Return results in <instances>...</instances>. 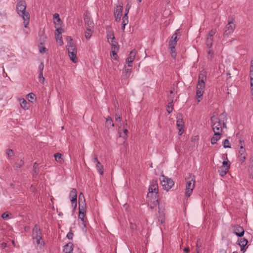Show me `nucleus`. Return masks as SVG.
I'll return each mask as SVG.
<instances>
[{"label":"nucleus","mask_w":253,"mask_h":253,"mask_svg":"<svg viewBox=\"0 0 253 253\" xmlns=\"http://www.w3.org/2000/svg\"><path fill=\"white\" fill-rule=\"evenodd\" d=\"M69 196L72 204V206L75 208L77 206V191L75 189H71Z\"/></svg>","instance_id":"11"},{"label":"nucleus","mask_w":253,"mask_h":253,"mask_svg":"<svg viewBox=\"0 0 253 253\" xmlns=\"http://www.w3.org/2000/svg\"><path fill=\"white\" fill-rule=\"evenodd\" d=\"M214 55L213 51L211 48H208V58L209 59H212Z\"/></svg>","instance_id":"39"},{"label":"nucleus","mask_w":253,"mask_h":253,"mask_svg":"<svg viewBox=\"0 0 253 253\" xmlns=\"http://www.w3.org/2000/svg\"><path fill=\"white\" fill-rule=\"evenodd\" d=\"M239 157L240 158V161L243 162L246 159V155H241V154H239Z\"/></svg>","instance_id":"59"},{"label":"nucleus","mask_w":253,"mask_h":253,"mask_svg":"<svg viewBox=\"0 0 253 253\" xmlns=\"http://www.w3.org/2000/svg\"><path fill=\"white\" fill-rule=\"evenodd\" d=\"M79 219L81 220V224L84 228H86V218H85L86 212V203L84 196L80 193L79 196Z\"/></svg>","instance_id":"3"},{"label":"nucleus","mask_w":253,"mask_h":253,"mask_svg":"<svg viewBox=\"0 0 253 253\" xmlns=\"http://www.w3.org/2000/svg\"><path fill=\"white\" fill-rule=\"evenodd\" d=\"M96 168L101 175L103 174V166L100 164V162H97L96 164Z\"/></svg>","instance_id":"27"},{"label":"nucleus","mask_w":253,"mask_h":253,"mask_svg":"<svg viewBox=\"0 0 253 253\" xmlns=\"http://www.w3.org/2000/svg\"><path fill=\"white\" fill-rule=\"evenodd\" d=\"M233 232L238 237H241L244 234L243 228L240 225H236L232 226Z\"/></svg>","instance_id":"12"},{"label":"nucleus","mask_w":253,"mask_h":253,"mask_svg":"<svg viewBox=\"0 0 253 253\" xmlns=\"http://www.w3.org/2000/svg\"><path fill=\"white\" fill-rule=\"evenodd\" d=\"M119 48H112L111 50L112 55L114 59L116 60L117 53L119 51Z\"/></svg>","instance_id":"38"},{"label":"nucleus","mask_w":253,"mask_h":253,"mask_svg":"<svg viewBox=\"0 0 253 253\" xmlns=\"http://www.w3.org/2000/svg\"><path fill=\"white\" fill-rule=\"evenodd\" d=\"M92 162L95 164L97 163V162H99L97 159V156L94 155V157L92 158Z\"/></svg>","instance_id":"61"},{"label":"nucleus","mask_w":253,"mask_h":253,"mask_svg":"<svg viewBox=\"0 0 253 253\" xmlns=\"http://www.w3.org/2000/svg\"><path fill=\"white\" fill-rule=\"evenodd\" d=\"M130 7H131V6L128 3H127L126 4V9H125V14H126V15H127L128 11H129V10Z\"/></svg>","instance_id":"57"},{"label":"nucleus","mask_w":253,"mask_h":253,"mask_svg":"<svg viewBox=\"0 0 253 253\" xmlns=\"http://www.w3.org/2000/svg\"><path fill=\"white\" fill-rule=\"evenodd\" d=\"M43 68H44V64L42 62H41L39 66V69L40 71V76H42V82H44V78L43 77V73H42Z\"/></svg>","instance_id":"33"},{"label":"nucleus","mask_w":253,"mask_h":253,"mask_svg":"<svg viewBox=\"0 0 253 253\" xmlns=\"http://www.w3.org/2000/svg\"><path fill=\"white\" fill-rule=\"evenodd\" d=\"M213 38L207 37L206 45L208 48H211L212 46Z\"/></svg>","instance_id":"25"},{"label":"nucleus","mask_w":253,"mask_h":253,"mask_svg":"<svg viewBox=\"0 0 253 253\" xmlns=\"http://www.w3.org/2000/svg\"><path fill=\"white\" fill-rule=\"evenodd\" d=\"M221 133L219 132H214V134L211 139V143L212 144H215L217 141L219 140L221 138Z\"/></svg>","instance_id":"17"},{"label":"nucleus","mask_w":253,"mask_h":253,"mask_svg":"<svg viewBox=\"0 0 253 253\" xmlns=\"http://www.w3.org/2000/svg\"><path fill=\"white\" fill-rule=\"evenodd\" d=\"M147 197L150 199L149 206L152 210L158 206V213L157 214V218L163 224L165 221V209L160 206L158 198V185L156 180H153L149 188V192L147 194Z\"/></svg>","instance_id":"1"},{"label":"nucleus","mask_w":253,"mask_h":253,"mask_svg":"<svg viewBox=\"0 0 253 253\" xmlns=\"http://www.w3.org/2000/svg\"><path fill=\"white\" fill-rule=\"evenodd\" d=\"M73 236H74V234L73 233L71 232V231H70L67 235L66 236V237L69 239V240H71L73 239Z\"/></svg>","instance_id":"54"},{"label":"nucleus","mask_w":253,"mask_h":253,"mask_svg":"<svg viewBox=\"0 0 253 253\" xmlns=\"http://www.w3.org/2000/svg\"><path fill=\"white\" fill-rule=\"evenodd\" d=\"M118 133H119V135L120 137H122L123 138H126L127 135L128 130L126 128H124L122 130V132L121 129L119 128Z\"/></svg>","instance_id":"21"},{"label":"nucleus","mask_w":253,"mask_h":253,"mask_svg":"<svg viewBox=\"0 0 253 253\" xmlns=\"http://www.w3.org/2000/svg\"><path fill=\"white\" fill-rule=\"evenodd\" d=\"M63 29L62 28H58L56 29L55 31V36H61L62 32H63Z\"/></svg>","instance_id":"43"},{"label":"nucleus","mask_w":253,"mask_h":253,"mask_svg":"<svg viewBox=\"0 0 253 253\" xmlns=\"http://www.w3.org/2000/svg\"><path fill=\"white\" fill-rule=\"evenodd\" d=\"M84 20L86 28H94V23L91 18L87 16H85Z\"/></svg>","instance_id":"16"},{"label":"nucleus","mask_w":253,"mask_h":253,"mask_svg":"<svg viewBox=\"0 0 253 253\" xmlns=\"http://www.w3.org/2000/svg\"><path fill=\"white\" fill-rule=\"evenodd\" d=\"M106 125L108 128H110V127H113L114 126L113 121L110 117H108L106 118Z\"/></svg>","instance_id":"29"},{"label":"nucleus","mask_w":253,"mask_h":253,"mask_svg":"<svg viewBox=\"0 0 253 253\" xmlns=\"http://www.w3.org/2000/svg\"><path fill=\"white\" fill-rule=\"evenodd\" d=\"M73 251V248L72 245L67 244L64 246L63 252L65 253H71Z\"/></svg>","instance_id":"20"},{"label":"nucleus","mask_w":253,"mask_h":253,"mask_svg":"<svg viewBox=\"0 0 253 253\" xmlns=\"http://www.w3.org/2000/svg\"><path fill=\"white\" fill-rule=\"evenodd\" d=\"M178 36H181V34H180V29H177L175 31L174 34L171 37V39H172V40L177 42V41L178 40V39L177 38Z\"/></svg>","instance_id":"26"},{"label":"nucleus","mask_w":253,"mask_h":253,"mask_svg":"<svg viewBox=\"0 0 253 253\" xmlns=\"http://www.w3.org/2000/svg\"><path fill=\"white\" fill-rule=\"evenodd\" d=\"M185 180L186 181L185 196L189 197L192 194L195 186V177L192 174L189 173L188 176H186Z\"/></svg>","instance_id":"5"},{"label":"nucleus","mask_w":253,"mask_h":253,"mask_svg":"<svg viewBox=\"0 0 253 253\" xmlns=\"http://www.w3.org/2000/svg\"><path fill=\"white\" fill-rule=\"evenodd\" d=\"M26 3L24 0H19L17 1L16 4V10L18 14L22 17L24 22V27H27L29 23L30 14L26 11Z\"/></svg>","instance_id":"2"},{"label":"nucleus","mask_w":253,"mask_h":253,"mask_svg":"<svg viewBox=\"0 0 253 253\" xmlns=\"http://www.w3.org/2000/svg\"><path fill=\"white\" fill-rule=\"evenodd\" d=\"M77 52H70L68 53L69 56L70 58V59L74 62V63H77L78 62V58L77 57Z\"/></svg>","instance_id":"19"},{"label":"nucleus","mask_w":253,"mask_h":253,"mask_svg":"<svg viewBox=\"0 0 253 253\" xmlns=\"http://www.w3.org/2000/svg\"><path fill=\"white\" fill-rule=\"evenodd\" d=\"M24 165V162L23 160H20L18 162H17L16 163H15V167L17 168V169H19L23 165Z\"/></svg>","instance_id":"41"},{"label":"nucleus","mask_w":253,"mask_h":253,"mask_svg":"<svg viewBox=\"0 0 253 253\" xmlns=\"http://www.w3.org/2000/svg\"><path fill=\"white\" fill-rule=\"evenodd\" d=\"M228 171V169H221L220 170H219L220 175L222 176L225 175L227 173Z\"/></svg>","instance_id":"44"},{"label":"nucleus","mask_w":253,"mask_h":253,"mask_svg":"<svg viewBox=\"0 0 253 253\" xmlns=\"http://www.w3.org/2000/svg\"><path fill=\"white\" fill-rule=\"evenodd\" d=\"M116 121L118 122H121V121H122V119H121V117L120 115H118L117 114V113L116 114Z\"/></svg>","instance_id":"62"},{"label":"nucleus","mask_w":253,"mask_h":253,"mask_svg":"<svg viewBox=\"0 0 253 253\" xmlns=\"http://www.w3.org/2000/svg\"><path fill=\"white\" fill-rule=\"evenodd\" d=\"M183 251L185 253H187L189 251V247H186L184 249Z\"/></svg>","instance_id":"64"},{"label":"nucleus","mask_w":253,"mask_h":253,"mask_svg":"<svg viewBox=\"0 0 253 253\" xmlns=\"http://www.w3.org/2000/svg\"><path fill=\"white\" fill-rule=\"evenodd\" d=\"M178 129L179 130V132H178L179 135H181L184 131L183 128H178Z\"/></svg>","instance_id":"63"},{"label":"nucleus","mask_w":253,"mask_h":253,"mask_svg":"<svg viewBox=\"0 0 253 253\" xmlns=\"http://www.w3.org/2000/svg\"><path fill=\"white\" fill-rule=\"evenodd\" d=\"M55 38L56 39V41L59 42L60 45H62L63 44V41L62 40V37L61 36H55Z\"/></svg>","instance_id":"50"},{"label":"nucleus","mask_w":253,"mask_h":253,"mask_svg":"<svg viewBox=\"0 0 253 253\" xmlns=\"http://www.w3.org/2000/svg\"><path fill=\"white\" fill-rule=\"evenodd\" d=\"M130 228L132 231H134L136 229V225L131 222L130 223Z\"/></svg>","instance_id":"55"},{"label":"nucleus","mask_w":253,"mask_h":253,"mask_svg":"<svg viewBox=\"0 0 253 253\" xmlns=\"http://www.w3.org/2000/svg\"><path fill=\"white\" fill-rule=\"evenodd\" d=\"M32 237L33 241H35L36 239L42 238L41 231L40 227L37 224L34 226L33 229Z\"/></svg>","instance_id":"9"},{"label":"nucleus","mask_w":253,"mask_h":253,"mask_svg":"<svg viewBox=\"0 0 253 253\" xmlns=\"http://www.w3.org/2000/svg\"><path fill=\"white\" fill-rule=\"evenodd\" d=\"M131 72V70L129 69H126V78L129 76L130 73Z\"/></svg>","instance_id":"60"},{"label":"nucleus","mask_w":253,"mask_h":253,"mask_svg":"<svg viewBox=\"0 0 253 253\" xmlns=\"http://www.w3.org/2000/svg\"><path fill=\"white\" fill-rule=\"evenodd\" d=\"M9 215H11V213L8 212H5L1 215V218L3 219H7Z\"/></svg>","instance_id":"49"},{"label":"nucleus","mask_w":253,"mask_h":253,"mask_svg":"<svg viewBox=\"0 0 253 253\" xmlns=\"http://www.w3.org/2000/svg\"><path fill=\"white\" fill-rule=\"evenodd\" d=\"M238 245L241 247V251L243 253H245L248 248L247 245L248 243L247 239L243 238L238 240Z\"/></svg>","instance_id":"13"},{"label":"nucleus","mask_w":253,"mask_h":253,"mask_svg":"<svg viewBox=\"0 0 253 253\" xmlns=\"http://www.w3.org/2000/svg\"><path fill=\"white\" fill-rule=\"evenodd\" d=\"M251 67L250 70V78L253 79V61H251Z\"/></svg>","instance_id":"53"},{"label":"nucleus","mask_w":253,"mask_h":253,"mask_svg":"<svg viewBox=\"0 0 253 253\" xmlns=\"http://www.w3.org/2000/svg\"><path fill=\"white\" fill-rule=\"evenodd\" d=\"M122 20V25H126L128 22V16L124 14Z\"/></svg>","instance_id":"40"},{"label":"nucleus","mask_w":253,"mask_h":253,"mask_svg":"<svg viewBox=\"0 0 253 253\" xmlns=\"http://www.w3.org/2000/svg\"><path fill=\"white\" fill-rule=\"evenodd\" d=\"M136 55V51L135 50H133L130 51L128 57L127 58L126 60V62L127 63V66L128 67H132L133 61Z\"/></svg>","instance_id":"14"},{"label":"nucleus","mask_w":253,"mask_h":253,"mask_svg":"<svg viewBox=\"0 0 253 253\" xmlns=\"http://www.w3.org/2000/svg\"><path fill=\"white\" fill-rule=\"evenodd\" d=\"M6 154L9 157H11L13 156V152L11 149H7Z\"/></svg>","instance_id":"51"},{"label":"nucleus","mask_w":253,"mask_h":253,"mask_svg":"<svg viewBox=\"0 0 253 253\" xmlns=\"http://www.w3.org/2000/svg\"><path fill=\"white\" fill-rule=\"evenodd\" d=\"M107 38L108 41L111 40V39L113 40L115 38L114 33L112 31V30H111L107 31Z\"/></svg>","instance_id":"30"},{"label":"nucleus","mask_w":253,"mask_h":253,"mask_svg":"<svg viewBox=\"0 0 253 253\" xmlns=\"http://www.w3.org/2000/svg\"><path fill=\"white\" fill-rule=\"evenodd\" d=\"M170 50V54L171 57L174 59L175 58L176 56V52L175 50V47H173V48L172 47H169Z\"/></svg>","instance_id":"37"},{"label":"nucleus","mask_w":253,"mask_h":253,"mask_svg":"<svg viewBox=\"0 0 253 253\" xmlns=\"http://www.w3.org/2000/svg\"><path fill=\"white\" fill-rule=\"evenodd\" d=\"M39 172L38 168V164L37 162H35L33 166V174L34 175H37Z\"/></svg>","instance_id":"31"},{"label":"nucleus","mask_w":253,"mask_h":253,"mask_svg":"<svg viewBox=\"0 0 253 253\" xmlns=\"http://www.w3.org/2000/svg\"><path fill=\"white\" fill-rule=\"evenodd\" d=\"M215 33H216V30L214 29H212L209 32V33L207 36V37L213 38V36L215 35Z\"/></svg>","instance_id":"45"},{"label":"nucleus","mask_w":253,"mask_h":253,"mask_svg":"<svg viewBox=\"0 0 253 253\" xmlns=\"http://www.w3.org/2000/svg\"><path fill=\"white\" fill-rule=\"evenodd\" d=\"M20 105L21 107L24 110H27L28 107L27 106V102L23 98H21L19 100Z\"/></svg>","instance_id":"23"},{"label":"nucleus","mask_w":253,"mask_h":253,"mask_svg":"<svg viewBox=\"0 0 253 253\" xmlns=\"http://www.w3.org/2000/svg\"><path fill=\"white\" fill-rule=\"evenodd\" d=\"M72 40L70 38V41L68 43L67 45V50L68 53L74 52H77V49L76 48V45L72 42Z\"/></svg>","instance_id":"15"},{"label":"nucleus","mask_w":253,"mask_h":253,"mask_svg":"<svg viewBox=\"0 0 253 253\" xmlns=\"http://www.w3.org/2000/svg\"><path fill=\"white\" fill-rule=\"evenodd\" d=\"M172 104H169L167 106V111L169 114H170L172 111Z\"/></svg>","instance_id":"52"},{"label":"nucleus","mask_w":253,"mask_h":253,"mask_svg":"<svg viewBox=\"0 0 253 253\" xmlns=\"http://www.w3.org/2000/svg\"><path fill=\"white\" fill-rule=\"evenodd\" d=\"M235 29V24L233 22H229L225 27L224 36H228L232 34Z\"/></svg>","instance_id":"8"},{"label":"nucleus","mask_w":253,"mask_h":253,"mask_svg":"<svg viewBox=\"0 0 253 253\" xmlns=\"http://www.w3.org/2000/svg\"><path fill=\"white\" fill-rule=\"evenodd\" d=\"M34 243L36 244L37 248L38 249H42L43 247L44 243L43 242L42 238L39 239H36L35 241H33Z\"/></svg>","instance_id":"18"},{"label":"nucleus","mask_w":253,"mask_h":253,"mask_svg":"<svg viewBox=\"0 0 253 253\" xmlns=\"http://www.w3.org/2000/svg\"><path fill=\"white\" fill-rule=\"evenodd\" d=\"M245 152H246L245 149L244 148V147L242 145L241 146L240 149L239 150V154H241V155H245Z\"/></svg>","instance_id":"48"},{"label":"nucleus","mask_w":253,"mask_h":253,"mask_svg":"<svg viewBox=\"0 0 253 253\" xmlns=\"http://www.w3.org/2000/svg\"><path fill=\"white\" fill-rule=\"evenodd\" d=\"M222 145L224 148H231L230 143L229 142V141L227 139H226L223 141Z\"/></svg>","instance_id":"35"},{"label":"nucleus","mask_w":253,"mask_h":253,"mask_svg":"<svg viewBox=\"0 0 253 253\" xmlns=\"http://www.w3.org/2000/svg\"><path fill=\"white\" fill-rule=\"evenodd\" d=\"M173 98H174V94H173V91L170 90V94L168 96V101L169 102V104H171L173 102Z\"/></svg>","instance_id":"34"},{"label":"nucleus","mask_w":253,"mask_h":253,"mask_svg":"<svg viewBox=\"0 0 253 253\" xmlns=\"http://www.w3.org/2000/svg\"><path fill=\"white\" fill-rule=\"evenodd\" d=\"M211 124L214 132H219L222 134V128L220 120L213 116L211 118Z\"/></svg>","instance_id":"7"},{"label":"nucleus","mask_w":253,"mask_h":253,"mask_svg":"<svg viewBox=\"0 0 253 253\" xmlns=\"http://www.w3.org/2000/svg\"><path fill=\"white\" fill-rule=\"evenodd\" d=\"M176 44V42L172 40V39H170V40L169 42V47L173 48V47H175Z\"/></svg>","instance_id":"42"},{"label":"nucleus","mask_w":253,"mask_h":253,"mask_svg":"<svg viewBox=\"0 0 253 253\" xmlns=\"http://www.w3.org/2000/svg\"><path fill=\"white\" fill-rule=\"evenodd\" d=\"M54 156L55 160L57 162L62 163V162L63 161V160L62 159V155H61V154H60L59 153H57L54 154Z\"/></svg>","instance_id":"32"},{"label":"nucleus","mask_w":253,"mask_h":253,"mask_svg":"<svg viewBox=\"0 0 253 253\" xmlns=\"http://www.w3.org/2000/svg\"><path fill=\"white\" fill-rule=\"evenodd\" d=\"M222 167L225 169H227L229 170L230 168V164L228 161H223L222 163Z\"/></svg>","instance_id":"46"},{"label":"nucleus","mask_w":253,"mask_h":253,"mask_svg":"<svg viewBox=\"0 0 253 253\" xmlns=\"http://www.w3.org/2000/svg\"><path fill=\"white\" fill-rule=\"evenodd\" d=\"M160 180L163 189L167 191H169L174 185V182L172 179L164 175H161Z\"/></svg>","instance_id":"6"},{"label":"nucleus","mask_w":253,"mask_h":253,"mask_svg":"<svg viewBox=\"0 0 253 253\" xmlns=\"http://www.w3.org/2000/svg\"><path fill=\"white\" fill-rule=\"evenodd\" d=\"M206 80L207 76L206 73H201L199 75L198 82L196 87V96L198 102H200L202 98Z\"/></svg>","instance_id":"4"},{"label":"nucleus","mask_w":253,"mask_h":253,"mask_svg":"<svg viewBox=\"0 0 253 253\" xmlns=\"http://www.w3.org/2000/svg\"><path fill=\"white\" fill-rule=\"evenodd\" d=\"M46 37L44 35H41L40 36L41 44H42L45 41Z\"/></svg>","instance_id":"58"},{"label":"nucleus","mask_w":253,"mask_h":253,"mask_svg":"<svg viewBox=\"0 0 253 253\" xmlns=\"http://www.w3.org/2000/svg\"><path fill=\"white\" fill-rule=\"evenodd\" d=\"M46 50V48L43 46H39V51L41 53H43L45 52Z\"/></svg>","instance_id":"56"},{"label":"nucleus","mask_w":253,"mask_h":253,"mask_svg":"<svg viewBox=\"0 0 253 253\" xmlns=\"http://www.w3.org/2000/svg\"><path fill=\"white\" fill-rule=\"evenodd\" d=\"M53 19L56 20L57 22L59 23L61 22V19L59 17V15L58 13H55L53 14Z\"/></svg>","instance_id":"47"},{"label":"nucleus","mask_w":253,"mask_h":253,"mask_svg":"<svg viewBox=\"0 0 253 253\" xmlns=\"http://www.w3.org/2000/svg\"><path fill=\"white\" fill-rule=\"evenodd\" d=\"M93 28H86V31L85 32V37L86 39H89L92 34Z\"/></svg>","instance_id":"24"},{"label":"nucleus","mask_w":253,"mask_h":253,"mask_svg":"<svg viewBox=\"0 0 253 253\" xmlns=\"http://www.w3.org/2000/svg\"><path fill=\"white\" fill-rule=\"evenodd\" d=\"M27 98L29 101L32 103L34 102V101H35L36 99V95L33 93H30L27 94Z\"/></svg>","instance_id":"28"},{"label":"nucleus","mask_w":253,"mask_h":253,"mask_svg":"<svg viewBox=\"0 0 253 253\" xmlns=\"http://www.w3.org/2000/svg\"><path fill=\"white\" fill-rule=\"evenodd\" d=\"M176 125L178 128H182L184 126V122L182 119H178L176 122Z\"/></svg>","instance_id":"36"},{"label":"nucleus","mask_w":253,"mask_h":253,"mask_svg":"<svg viewBox=\"0 0 253 253\" xmlns=\"http://www.w3.org/2000/svg\"><path fill=\"white\" fill-rule=\"evenodd\" d=\"M109 44L111 45L112 48H119V46L118 42H116L115 38L113 40L111 39L109 41H108Z\"/></svg>","instance_id":"22"},{"label":"nucleus","mask_w":253,"mask_h":253,"mask_svg":"<svg viewBox=\"0 0 253 253\" xmlns=\"http://www.w3.org/2000/svg\"><path fill=\"white\" fill-rule=\"evenodd\" d=\"M123 7L122 5L117 6L114 10V16L115 20L119 21L121 20Z\"/></svg>","instance_id":"10"}]
</instances>
